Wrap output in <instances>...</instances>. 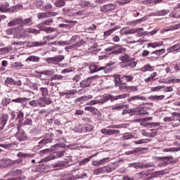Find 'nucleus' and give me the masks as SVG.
Instances as JSON below:
<instances>
[{"label":"nucleus","instance_id":"nucleus-1","mask_svg":"<svg viewBox=\"0 0 180 180\" xmlns=\"http://www.w3.org/2000/svg\"><path fill=\"white\" fill-rule=\"evenodd\" d=\"M134 81V75L129 73L117 75L114 76V82L115 85L119 84H128Z\"/></svg>","mask_w":180,"mask_h":180},{"label":"nucleus","instance_id":"nucleus-2","mask_svg":"<svg viewBox=\"0 0 180 180\" xmlns=\"http://www.w3.org/2000/svg\"><path fill=\"white\" fill-rule=\"evenodd\" d=\"M66 44H72L68 46V49H77V47H81L84 46L85 43L83 39H81V37L78 35H74L71 39L70 42H65ZM75 43V44H74Z\"/></svg>","mask_w":180,"mask_h":180},{"label":"nucleus","instance_id":"nucleus-3","mask_svg":"<svg viewBox=\"0 0 180 180\" xmlns=\"http://www.w3.org/2000/svg\"><path fill=\"white\" fill-rule=\"evenodd\" d=\"M89 70L91 74H94V72H98V71H102L103 70L105 74L112 72V69L108 68V66H101L98 63L91 64L89 65Z\"/></svg>","mask_w":180,"mask_h":180},{"label":"nucleus","instance_id":"nucleus-4","mask_svg":"<svg viewBox=\"0 0 180 180\" xmlns=\"http://www.w3.org/2000/svg\"><path fill=\"white\" fill-rule=\"evenodd\" d=\"M116 167L113 165L100 167L94 171L96 175H99V174H105V172L109 173L115 171Z\"/></svg>","mask_w":180,"mask_h":180},{"label":"nucleus","instance_id":"nucleus-5","mask_svg":"<svg viewBox=\"0 0 180 180\" xmlns=\"http://www.w3.org/2000/svg\"><path fill=\"white\" fill-rule=\"evenodd\" d=\"M96 78H99V75H95L91 77H87L84 79L80 82L81 88H88V86H91L92 84V79H96Z\"/></svg>","mask_w":180,"mask_h":180},{"label":"nucleus","instance_id":"nucleus-6","mask_svg":"<svg viewBox=\"0 0 180 180\" xmlns=\"http://www.w3.org/2000/svg\"><path fill=\"white\" fill-rule=\"evenodd\" d=\"M4 82L7 86H13V85L17 86H22V81H15L11 77H7Z\"/></svg>","mask_w":180,"mask_h":180},{"label":"nucleus","instance_id":"nucleus-7","mask_svg":"<svg viewBox=\"0 0 180 180\" xmlns=\"http://www.w3.org/2000/svg\"><path fill=\"white\" fill-rule=\"evenodd\" d=\"M51 141H53V134L50 133L46 134L45 137L39 141V147H43L44 144L51 143Z\"/></svg>","mask_w":180,"mask_h":180},{"label":"nucleus","instance_id":"nucleus-8","mask_svg":"<svg viewBox=\"0 0 180 180\" xmlns=\"http://www.w3.org/2000/svg\"><path fill=\"white\" fill-rule=\"evenodd\" d=\"M125 51L126 48H124L122 45L115 44V49L110 54L119 55L122 54V53H124Z\"/></svg>","mask_w":180,"mask_h":180},{"label":"nucleus","instance_id":"nucleus-9","mask_svg":"<svg viewBox=\"0 0 180 180\" xmlns=\"http://www.w3.org/2000/svg\"><path fill=\"white\" fill-rule=\"evenodd\" d=\"M17 129L18 131L17 132L16 136L20 141H25V140H27V136L25 134V131L20 129V126L18 125Z\"/></svg>","mask_w":180,"mask_h":180},{"label":"nucleus","instance_id":"nucleus-10","mask_svg":"<svg viewBox=\"0 0 180 180\" xmlns=\"http://www.w3.org/2000/svg\"><path fill=\"white\" fill-rule=\"evenodd\" d=\"M65 57L63 55L56 56L55 57H51L49 58V63L51 64H58V63H61L63 60H64Z\"/></svg>","mask_w":180,"mask_h":180},{"label":"nucleus","instance_id":"nucleus-11","mask_svg":"<svg viewBox=\"0 0 180 180\" xmlns=\"http://www.w3.org/2000/svg\"><path fill=\"white\" fill-rule=\"evenodd\" d=\"M137 101H147V98L140 95L133 96L127 98V102H129V103H134V102Z\"/></svg>","mask_w":180,"mask_h":180},{"label":"nucleus","instance_id":"nucleus-12","mask_svg":"<svg viewBox=\"0 0 180 180\" xmlns=\"http://www.w3.org/2000/svg\"><path fill=\"white\" fill-rule=\"evenodd\" d=\"M96 99L98 103H105L108 101H112V95L98 96Z\"/></svg>","mask_w":180,"mask_h":180},{"label":"nucleus","instance_id":"nucleus-13","mask_svg":"<svg viewBox=\"0 0 180 180\" xmlns=\"http://www.w3.org/2000/svg\"><path fill=\"white\" fill-rule=\"evenodd\" d=\"M51 103V100L47 97H41L39 98V105L41 106V108H44L46 105H50Z\"/></svg>","mask_w":180,"mask_h":180},{"label":"nucleus","instance_id":"nucleus-14","mask_svg":"<svg viewBox=\"0 0 180 180\" xmlns=\"http://www.w3.org/2000/svg\"><path fill=\"white\" fill-rule=\"evenodd\" d=\"M129 96L130 94H122L115 96L111 95V102H115V101H119L122 99H126V98H129Z\"/></svg>","mask_w":180,"mask_h":180},{"label":"nucleus","instance_id":"nucleus-15","mask_svg":"<svg viewBox=\"0 0 180 180\" xmlns=\"http://www.w3.org/2000/svg\"><path fill=\"white\" fill-rule=\"evenodd\" d=\"M115 9V6L112 4H106L101 8V12L106 13V12H110V11H113Z\"/></svg>","mask_w":180,"mask_h":180},{"label":"nucleus","instance_id":"nucleus-16","mask_svg":"<svg viewBox=\"0 0 180 180\" xmlns=\"http://www.w3.org/2000/svg\"><path fill=\"white\" fill-rule=\"evenodd\" d=\"M155 70V68H154V66H152L151 65H150V63L144 65L141 68V71H142V72H147V71H149L150 72H153V71H154Z\"/></svg>","mask_w":180,"mask_h":180},{"label":"nucleus","instance_id":"nucleus-17","mask_svg":"<svg viewBox=\"0 0 180 180\" xmlns=\"http://www.w3.org/2000/svg\"><path fill=\"white\" fill-rule=\"evenodd\" d=\"M157 72L151 73L148 77L144 79L145 82H146V84H149V82H153V81H155V79H157Z\"/></svg>","mask_w":180,"mask_h":180},{"label":"nucleus","instance_id":"nucleus-18","mask_svg":"<svg viewBox=\"0 0 180 180\" xmlns=\"http://www.w3.org/2000/svg\"><path fill=\"white\" fill-rule=\"evenodd\" d=\"M164 44L162 41L158 42H151L147 44V47H151L152 49H157V47H161Z\"/></svg>","mask_w":180,"mask_h":180},{"label":"nucleus","instance_id":"nucleus-19","mask_svg":"<svg viewBox=\"0 0 180 180\" xmlns=\"http://www.w3.org/2000/svg\"><path fill=\"white\" fill-rule=\"evenodd\" d=\"M29 101H30V98L19 97L18 98L13 99L12 102L15 103H25L26 102H29Z\"/></svg>","mask_w":180,"mask_h":180},{"label":"nucleus","instance_id":"nucleus-20","mask_svg":"<svg viewBox=\"0 0 180 180\" xmlns=\"http://www.w3.org/2000/svg\"><path fill=\"white\" fill-rule=\"evenodd\" d=\"M22 23V18H15L8 22L7 25L8 27H11V26H15V25H20Z\"/></svg>","mask_w":180,"mask_h":180},{"label":"nucleus","instance_id":"nucleus-21","mask_svg":"<svg viewBox=\"0 0 180 180\" xmlns=\"http://www.w3.org/2000/svg\"><path fill=\"white\" fill-rule=\"evenodd\" d=\"M52 165L53 168H61V167H68V162L65 161H60Z\"/></svg>","mask_w":180,"mask_h":180},{"label":"nucleus","instance_id":"nucleus-22","mask_svg":"<svg viewBox=\"0 0 180 180\" xmlns=\"http://www.w3.org/2000/svg\"><path fill=\"white\" fill-rule=\"evenodd\" d=\"M179 50H180V44H174L167 49V51H169V53H174V51H178Z\"/></svg>","mask_w":180,"mask_h":180},{"label":"nucleus","instance_id":"nucleus-23","mask_svg":"<svg viewBox=\"0 0 180 180\" xmlns=\"http://www.w3.org/2000/svg\"><path fill=\"white\" fill-rule=\"evenodd\" d=\"M25 61H32V63H39V61H40V58L39 56H30L25 60Z\"/></svg>","mask_w":180,"mask_h":180},{"label":"nucleus","instance_id":"nucleus-24","mask_svg":"<svg viewBox=\"0 0 180 180\" xmlns=\"http://www.w3.org/2000/svg\"><path fill=\"white\" fill-rule=\"evenodd\" d=\"M178 29H180V22L174 25H171L170 27H169V29H165L164 31L169 32L172 30H178Z\"/></svg>","mask_w":180,"mask_h":180},{"label":"nucleus","instance_id":"nucleus-25","mask_svg":"<svg viewBox=\"0 0 180 180\" xmlns=\"http://www.w3.org/2000/svg\"><path fill=\"white\" fill-rule=\"evenodd\" d=\"M73 131H76V133H82V131H84V127L81 124H77L73 127Z\"/></svg>","mask_w":180,"mask_h":180},{"label":"nucleus","instance_id":"nucleus-26","mask_svg":"<svg viewBox=\"0 0 180 180\" xmlns=\"http://www.w3.org/2000/svg\"><path fill=\"white\" fill-rule=\"evenodd\" d=\"M38 19H45L46 18H50V13L49 12L39 13L37 14Z\"/></svg>","mask_w":180,"mask_h":180},{"label":"nucleus","instance_id":"nucleus-27","mask_svg":"<svg viewBox=\"0 0 180 180\" xmlns=\"http://www.w3.org/2000/svg\"><path fill=\"white\" fill-rule=\"evenodd\" d=\"M164 98H165V95H161V96H150L149 97V99H150V101H162V99H164Z\"/></svg>","mask_w":180,"mask_h":180},{"label":"nucleus","instance_id":"nucleus-28","mask_svg":"<svg viewBox=\"0 0 180 180\" xmlns=\"http://www.w3.org/2000/svg\"><path fill=\"white\" fill-rule=\"evenodd\" d=\"M165 53V49H162L151 52V54H155V56H158V57H160V56H162V54H164Z\"/></svg>","mask_w":180,"mask_h":180},{"label":"nucleus","instance_id":"nucleus-29","mask_svg":"<svg viewBox=\"0 0 180 180\" xmlns=\"http://www.w3.org/2000/svg\"><path fill=\"white\" fill-rule=\"evenodd\" d=\"M92 130H94V127L89 124H86L83 127L84 133H88V131H92Z\"/></svg>","mask_w":180,"mask_h":180},{"label":"nucleus","instance_id":"nucleus-30","mask_svg":"<svg viewBox=\"0 0 180 180\" xmlns=\"http://www.w3.org/2000/svg\"><path fill=\"white\" fill-rule=\"evenodd\" d=\"M52 9H54V7L50 3H46L42 6L43 11H52Z\"/></svg>","mask_w":180,"mask_h":180},{"label":"nucleus","instance_id":"nucleus-31","mask_svg":"<svg viewBox=\"0 0 180 180\" xmlns=\"http://www.w3.org/2000/svg\"><path fill=\"white\" fill-rule=\"evenodd\" d=\"M137 65V62L136 61H128V64L127 65V67L129 68V70H131L133 68H136V66Z\"/></svg>","mask_w":180,"mask_h":180},{"label":"nucleus","instance_id":"nucleus-32","mask_svg":"<svg viewBox=\"0 0 180 180\" xmlns=\"http://www.w3.org/2000/svg\"><path fill=\"white\" fill-rule=\"evenodd\" d=\"M51 160H56V155H50L49 156L44 158L41 160V162H47L51 161Z\"/></svg>","mask_w":180,"mask_h":180},{"label":"nucleus","instance_id":"nucleus-33","mask_svg":"<svg viewBox=\"0 0 180 180\" xmlns=\"http://www.w3.org/2000/svg\"><path fill=\"white\" fill-rule=\"evenodd\" d=\"M116 30H117V28H112L108 31L104 32V37H108V36H110L112 33L116 32Z\"/></svg>","mask_w":180,"mask_h":180},{"label":"nucleus","instance_id":"nucleus-34","mask_svg":"<svg viewBox=\"0 0 180 180\" xmlns=\"http://www.w3.org/2000/svg\"><path fill=\"white\" fill-rule=\"evenodd\" d=\"M159 160H161L165 162V164H169V160H172L174 158L172 156H167V157H162L158 158Z\"/></svg>","mask_w":180,"mask_h":180},{"label":"nucleus","instance_id":"nucleus-35","mask_svg":"<svg viewBox=\"0 0 180 180\" xmlns=\"http://www.w3.org/2000/svg\"><path fill=\"white\" fill-rule=\"evenodd\" d=\"M120 60H121V61H123L124 63H129V61H130L131 58H130V56L129 55L125 54L122 56H120Z\"/></svg>","mask_w":180,"mask_h":180},{"label":"nucleus","instance_id":"nucleus-36","mask_svg":"<svg viewBox=\"0 0 180 180\" xmlns=\"http://www.w3.org/2000/svg\"><path fill=\"white\" fill-rule=\"evenodd\" d=\"M47 44V41H34L32 42V46L34 47H39L40 46H46Z\"/></svg>","mask_w":180,"mask_h":180},{"label":"nucleus","instance_id":"nucleus-37","mask_svg":"<svg viewBox=\"0 0 180 180\" xmlns=\"http://www.w3.org/2000/svg\"><path fill=\"white\" fill-rule=\"evenodd\" d=\"M127 84H117L116 86H119L120 91H126L129 89V86H126Z\"/></svg>","mask_w":180,"mask_h":180},{"label":"nucleus","instance_id":"nucleus-38","mask_svg":"<svg viewBox=\"0 0 180 180\" xmlns=\"http://www.w3.org/2000/svg\"><path fill=\"white\" fill-rule=\"evenodd\" d=\"M84 109L85 110H88V112H91V113H98V109L92 106H86Z\"/></svg>","mask_w":180,"mask_h":180},{"label":"nucleus","instance_id":"nucleus-39","mask_svg":"<svg viewBox=\"0 0 180 180\" xmlns=\"http://www.w3.org/2000/svg\"><path fill=\"white\" fill-rule=\"evenodd\" d=\"M93 156H90L89 158H84L83 160H82L79 162V165H85L87 162H89V161H91V158Z\"/></svg>","mask_w":180,"mask_h":180},{"label":"nucleus","instance_id":"nucleus-40","mask_svg":"<svg viewBox=\"0 0 180 180\" xmlns=\"http://www.w3.org/2000/svg\"><path fill=\"white\" fill-rule=\"evenodd\" d=\"M65 5V1L64 0H58L55 2V6L56 8H61V6H64Z\"/></svg>","mask_w":180,"mask_h":180},{"label":"nucleus","instance_id":"nucleus-41","mask_svg":"<svg viewBox=\"0 0 180 180\" xmlns=\"http://www.w3.org/2000/svg\"><path fill=\"white\" fill-rule=\"evenodd\" d=\"M89 99V96H82L79 98H77L75 101L76 102H85Z\"/></svg>","mask_w":180,"mask_h":180},{"label":"nucleus","instance_id":"nucleus-42","mask_svg":"<svg viewBox=\"0 0 180 180\" xmlns=\"http://www.w3.org/2000/svg\"><path fill=\"white\" fill-rule=\"evenodd\" d=\"M77 94V91L73 90L72 91H67L65 98H74V96Z\"/></svg>","mask_w":180,"mask_h":180},{"label":"nucleus","instance_id":"nucleus-43","mask_svg":"<svg viewBox=\"0 0 180 180\" xmlns=\"http://www.w3.org/2000/svg\"><path fill=\"white\" fill-rule=\"evenodd\" d=\"M39 91L41 92L42 96H46V95H49V89L46 87H41Z\"/></svg>","mask_w":180,"mask_h":180},{"label":"nucleus","instance_id":"nucleus-44","mask_svg":"<svg viewBox=\"0 0 180 180\" xmlns=\"http://www.w3.org/2000/svg\"><path fill=\"white\" fill-rule=\"evenodd\" d=\"M129 167H134L136 169H139V168H143V163H131Z\"/></svg>","mask_w":180,"mask_h":180},{"label":"nucleus","instance_id":"nucleus-45","mask_svg":"<svg viewBox=\"0 0 180 180\" xmlns=\"http://www.w3.org/2000/svg\"><path fill=\"white\" fill-rule=\"evenodd\" d=\"M6 165H12V164H19L20 161L19 160H11L9 159L6 160Z\"/></svg>","mask_w":180,"mask_h":180},{"label":"nucleus","instance_id":"nucleus-46","mask_svg":"<svg viewBox=\"0 0 180 180\" xmlns=\"http://www.w3.org/2000/svg\"><path fill=\"white\" fill-rule=\"evenodd\" d=\"M63 79H64V76H63L62 75H54L51 77L52 81L54 80V79L60 81V80Z\"/></svg>","mask_w":180,"mask_h":180},{"label":"nucleus","instance_id":"nucleus-47","mask_svg":"<svg viewBox=\"0 0 180 180\" xmlns=\"http://www.w3.org/2000/svg\"><path fill=\"white\" fill-rule=\"evenodd\" d=\"M22 25H24L25 26H29L30 23H32V18H26L25 20H22L21 22Z\"/></svg>","mask_w":180,"mask_h":180},{"label":"nucleus","instance_id":"nucleus-48","mask_svg":"<svg viewBox=\"0 0 180 180\" xmlns=\"http://www.w3.org/2000/svg\"><path fill=\"white\" fill-rule=\"evenodd\" d=\"M22 174V169H15L11 172L13 176H18V175Z\"/></svg>","mask_w":180,"mask_h":180},{"label":"nucleus","instance_id":"nucleus-49","mask_svg":"<svg viewBox=\"0 0 180 180\" xmlns=\"http://www.w3.org/2000/svg\"><path fill=\"white\" fill-rule=\"evenodd\" d=\"M120 131L116 129H108V136H112L115 134H119Z\"/></svg>","mask_w":180,"mask_h":180},{"label":"nucleus","instance_id":"nucleus-50","mask_svg":"<svg viewBox=\"0 0 180 180\" xmlns=\"http://www.w3.org/2000/svg\"><path fill=\"white\" fill-rule=\"evenodd\" d=\"M175 151H178L176 148H168L163 150L164 153H174Z\"/></svg>","mask_w":180,"mask_h":180},{"label":"nucleus","instance_id":"nucleus-51","mask_svg":"<svg viewBox=\"0 0 180 180\" xmlns=\"http://www.w3.org/2000/svg\"><path fill=\"white\" fill-rule=\"evenodd\" d=\"M143 168H153L154 167V163L153 162H148V163H142Z\"/></svg>","mask_w":180,"mask_h":180},{"label":"nucleus","instance_id":"nucleus-52","mask_svg":"<svg viewBox=\"0 0 180 180\" xmlns=\"http://www.w3.org/2000/svg\"><path fill=\"white\" fill-rule=\"evenodd\" d=\"M11 102V98H4L1 101V104L4 106H8V105H9V103Z\"/></svg>","mask_w":180,"mask_h":180},{"label":"nucleus","instance_id":"nucleus-53","mask_svg":"<svg viewBox=\"0 0 180 180\" xmlns=\"http://www.w3.org/2000/svg\"><path fill=\"white\" fill-rule=\"evenodd\" d=\"M74 68H66L65 70H63L61 71V74H67L68 72H72V71H74Z\"/></svg>","mask_w":180,"mask_h":180},{"label":"nucleus","instance_id":"nucleus-54","mask_svg":"<svg viewBox=\"0 0 180 180\" xmlns=\"http://www.w3.org/2000/svg\"><path fill=\"white\" fill-rule=\"evenodd\" d=\"M128 89H129L130 92H137L139 91L137 86H128Z\"/></svg>","mask_w":180,"mask_h":180},{"label":"nucleus","instance_id":"nucleus-55","mask_svg":"<svg viewBox=\"0 0 180 180\" xmlns=\"http://www.w3.org/2000/svg\"><path fill=\"white\" fill-rule=\"evenodd\" d=\"M51 23H53V19H51V18L41 22V25L50 26Z\"/></svg>","mask_w":180,"mask_h":180},{"label":"nucleus","instance_id":"nucleus-56","mask_svg":"<svg viewBox=\"0 0 180 180\" xmlns=\"http://www.w3.org/2000/svg\"><path fill=\"white\" fill-rule=\"evenodd\" d=\"M29 105H30V106L36 107L39 105V100L31 101L29 102Z\"/></svg>","mask_w":180,"mask_h":180},{"label":"nucleus","instance_id":"nucleus-57","mask_svg":"<svg viewBox=\"0 0 180 180\" xmlns=\"http://www.w3.org/2000/svg\"><path fill=\"white\" fill-rule=\"evenodd\" d=\"M122 109H124V105H116L112 107V110H122Z\"/></svg>","mask_w":180,"mask_h":180},{"label":"nucleus","instance_id":"nucleus-58","mask_svg":"<svg viewBox=\"0 0 180 180\" xmlns=\"http://www.w3.org/2000/svg\"><path fill=\"white\" fill-rule=\"evenodd\" d=\"M144 110V108L143 107H138L134 109V110H131V112H134L135 113H141Z\"/></svg>","mask_w":180,"mask_h":180},{"label":"nucleus","instance_id":"nucleus-59","mask_svg":"<svg viewBox=\"0 0 180 180\" xmlns=\"http://www.w3.org/2000/svg\"><path fill=\"white\" fill-rule=\"evenodd\" d=\"M160 89H162V86H158L155 87H152L150 89L152 92H157V91H160Z\"/></svg>","mask_w":180,"mask_h":180},{"label":"nucleus","instance_id":"nucleus-60","mask_svg":"<svg viewBox=\"0 0 180 180\" xmlns=\"http://www.w3.org/2000/svg\"><path fill=\"white\" fill-rule=\"evenodd\" d=\"M148 139H141L135 141V144H144V143H148Z\"/></svg>","mask_w":180,"mask_h":180},{"label":"nucleus","instance_id":"nucleus-61","mask_svg":"<svg viewBox=\"0 0 180 180\" xmlns=\"http://www.w3.org/2000/svg\"><path fill=\"white\" fill-rule=\"evenodd\" d=\"M155 176H160V175H165V172L164 170L155 172Z\"/></svg>","mask_w":180,"mask_h":180},{"label":"nucleus","instance_id":"nucleus-62","mask_svg":"<svg viewBox=\"0 0 180 180\" xmlns=\"http://www.w3.org/2000/svg\"><path fill=\"white\" fill-rule=\"evenodd\" d=\"M39 74H41L42 75H51V70H44V71L39 72Z\"/></svg>","mask_w":180,"mask_h":180},{"label":"nucleus","instance_id":"nucleus-63","mask_svg":"<svg viewBox=\"0 0 180 180\" xmlns=\"http://www.w3.org/2000/svg\"><path fill=\"white\" fill-rule=\"evenodd\" d=\"M150 54V51H147V50H143L141 56L142 57H147V56H148Z\"/></svg>","mask_w":180,"mask_h":180},{"label":"nucleus","instance_id":"nucleus-64","mask_svg":"<svg viewBox=\"0 0 180 180\" xmlns=\"http://www.w3.org/2000/svg\"><path fill=\"white\" fill-rule=\"evenodd\" d=\"M174 71H180V62L176 63L174 67Z\"/></svg>","mask_w":180,"mask_h":180}]
</instances>
